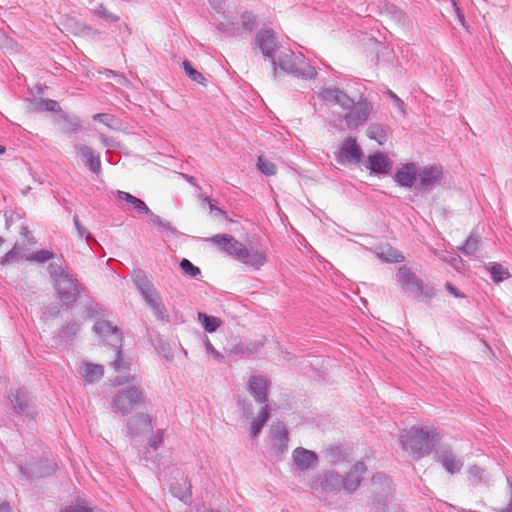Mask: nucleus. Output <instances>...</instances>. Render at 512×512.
<instances>
[{
	"label": "nucleus",
	"mask_w": 512,
	"mask_h": 512,
	"mask_svg": "<svg viewBox=\"0 0 512 512\" xmlns=\"http://www.w3.org/2000/svg\"><path fill=\"white\" fill-rule=\"evenodd\" d=\"M444 179V170L440 164L426 165L418 167L417 184L415 190L418 192L429 193L433 191Z\"/></svg>",
	"instance_id": "11"
},
{
	"label": "nucleus",
	"mask_w": 512,
	"mask_h": 512,
	"mask_svg": "<svg viewBox=\"0 0 512 512\" xmlns=\"http://www.w3.org/2000/svg\"><path fill=\"white\" fill-rule=\"evenodd\" d=\"M204 346L206 349V352L213 356V358L218 362L224 361V356L215 349V347L211 344L210 340L207 336H204Z\"/></svg>",
	"instance_id": "53"
},
{
	"label": "nucleus",
	"mask_w": 512,
	"mask_h": 512,
	"mask_svg": "<svg viewBox=\"0 0 512 512\" xmlns=\"http://www.w3.org/2000/svg\"><path fill=\"white\" fill-rule=\"evenodd\" d=\"M74 149L80 157L83 164L95 175L100 176L102 174L101 158L99 152L91 148L90 146L76 143Z\"/></svg>",
	"instance_id": "15"
},
{
	"label": "nucleus",
	"mask_w": 512,
	"mask_h": 512,
	"mask_svg": "<svg viewBox=\"0 0 512 512\" xmlns=\"http://www.w3.org/2000/svg\"><path fill=\"white\" fill-rule=\"evenodd\" d=\"M113 116L108 113H97L93 115V120L99 121L107 126H110V121H112Z\"/></svg>",
	"instance_id": "59"
},
{
	"label": "nucleus",
	"mask_w": 512,
	"mask_h": 512,
	"mask_svg": "<svg viewBox=\"0 0 512 512\" xmlns=\"http://www.w3.org/2000/svg\"><path fill=\"white\" fill-rule=\"evenodd\" d=\"M488 271L490 273L491 280L497 284L503 282L511 276L509 270L498 262H490Z\"/></svg>",
	"instance_id": "33"
},
{
	"label": "nucleus",
	"mask_w": 512,
	"mask_h": 512,
	"mask_svg": "<svg viewBox=\"0 0 512 512\" xmlns=\"http://www.w3.org/2000/svg\"><path fill=\"white\" fill-rule=\"evenodd\" d=\"M61 512H92V509L83 505H74L65 508Z\"/></svg>",
	"instance_id": "62"
},
{
	"label": "nucleus",
	"mask_w": 512,
	"mask_h": 512,
	"mask_svg": "<svg viewBox=\"0 0 512 512\" xmlns=\"http://www.w3.org/2000/svg\"><path fill=\"white\" fill-rule=\"evenodd\" d=\"M271 438L273 442H288V431L283 422L272 425Z\"/></svg>",
	"instance_id": "38"
},
{
	"label": "nucleus",
	"mask_w": 512,
	"mask_h": 512,
	"mask_svg": "<svg viewBox=\"0 0 512 512\" xmlns=\"http://www.w3.org/2000/svg\"><path fill=\"white\" fill-rule=\"evenodd\" d=\"M292 461L299 471L314 469L319 464V457L315 451L297 447L292 452Z\"/></svg>",
	"instance_id": "17"
},
{
	"label": "nucleus",
	"mask_w": 512,
	"mask_h": 512,
	"mask_svg": "<svg viewBox=\"0 0 512 512\" xmlns=\"http://www.w3.org/2000/svg\"><path fill=\"white\" fill-rule=\"evenodd\" d=\"M39 108L49 112H62L59 103L52 99H40L38 102Z\"/></svg>",
	"instance_id": "51"
},
{
	"label": "nucleus",
	"mask_w": 512,
	"mask_h": 512,
	"mask_svg": "<svg viewBox=\"0 0 512 512\" xmlns=\"http://www.w3.org/2000/svg\"><path fill=\"white\" fill-rule=\"evenodd\" d=\"M94 14L108 22L115 23L120 20V17L108 11L103 4H99L94 10Z\"/></svg>",
	"instance_id": "48"
},
{
	"label": "nucleus",
	"mask_w": 512,
	"mask_h": 512,
	"mask_svg": "<svg viewBox=\"0 0 512 512\" xmlns=\"http://www.w3.org/2000/svg\"><path fill=\"white\" fill-rule=\"evenodd\" d=\"M151 222L159 228L165 230L169 235L177 236L179 234L178 230L167 220L162 219L160 216L156 214H152L150 217Z\"/></svg>",
	"instance_id": "41"
},
{
	"label": "nucleus",
	"mask_w": 512,
	"mask_h": 512,
	"mask_svg": "<svg viewBox=\"0 0 512 512\" xmlns=\"http://www.w3.org/2000/svg\"><path fill=\"white\" fill-rule=\"evenodd\" d=\"M391 133L389 125L380 123H370L367 128L368 138L375 140L378 144L383 145Z\"/></svg>",
	"instance_id": "26"
},
{
	"label": "nucleus",
	"mask_w": 512,
	"mask_h": 512,
	"mask_svg": "<svg viewBox=\"0 0 512 512\" xmlns=\"http://www.w3.org/2000/svg\"><path fill=\"white\" fill-rule=\"evenodd\" d=\"M163 434H164V430H162V429L157 430L156 434H154L149 439V442H148L149 446L151 448H153L154 450H157L162 445V443L164 441Z\"/></svg>",
	"instance_id": "54"
},
{
	"label": "nucleus",
	"mask_w": 512,
	"mask_h": 512,
	"mask_svg": "<svg viewBox=\"0 0 512 512\" xmlns=\"http://www.w3.org/2000/svg\"><path fill=\"white\" fill-rule=\"evenodd\" d=\"M445 289L456 298H465V294L460 292L451 282L445 283Z\"/></svg>",
	"instance_id": "60"
},
{
	"label": "nucleus",
	"mask_w": 512,
	"mask_h": 512,
	"mask_svg": "<svg viewBox=\"0 0 512 512\" xmlns=\"http://www.w3.org/2000/svg\"><path fill=\"white\" fill-rule=\"evenodd\" d=\"M372 499L369 502L370 512H386L388 502L392 498V480L384 472H377L371 478Z\"/></svg>",
	"instance_id": "7"
},
{
	"label": "nucleus",
	"mask_w": 512,
	"mask_h": 512,
	"mask_svg": "<svg viewBox=\"0 0 512 512\" xmlns=\"http://www.w3.org/2000/svg\"><path fill=\"white\" fill-rule=\"evenodd\" d=\"M310 489L321 491L326 495H337L343 488V475L335 470H327L317 474L310 483Z\"/></svg>",
	"instance_id": "10"
},
{
	"label": "nucleus",
	"mask_w": 512,
	"mask_h": 512,
	"mask_svg": "<svg viewBox=\"0 0 512 512\" xmlns=\"http://www.w3.org/2000/svg\"><path fill=\"white\" fill-rule=\"evenodd\" d=\"M73 224L77 231L78 237L85 240L89 243L90 241H94L93 236L87 231V229L81 224L79 217L77 214L73 216Z\"/></svg>",
	"instance_id": "50"
},
{
	"label": "nucleus",
	"mask_w": 512,
	"mask_h": 512,
	"mask_svg": "<svg viewBox=\"0 0 512 512\" xmlns=\"http://www.w3.org/2000/svg\"><path fill=\"white\" fill-rule=\"evenodd\" d=\"M396 281L403 291L411 293L413 297L418 300H431L436 295L434 287L425 284L424 281L407 266H401L398 269Z\"/></svg>",
	"instance_id": "5"
},
{
	"label": "nucleus",
	"mask_w": 512,
	"mask_h": 512,
	"mask_svg": "<svg viewBox=\"0 0 512 512\" xmlns=\"http://www.w3.org/2000/svg\"><path fill=\"white\" fill-rule=\"evenodd\" d=\"M287 443L288 442H273L272 449L277 455H282L288 448Z\"/></svg>",
	"instance_id": "61"
},
{
	"label": "nucleus",
	"mask_w": 512,
	"mask_h": 512,
	"mask_svg": "<svg viewBox=\"0 0 512 512\" xmlns=\"http://www.w3.org/2000/svg\"><path fill=\"white\" fill-rule=\"evenodd\" d=\"M182 67L186 73V75L194 82H197L201 85H206V78L203 76L202 73H200L198 70H196L192 63L188 60L183 61Z\"/></svg>",
	"instance_id": "37"
},
{
	"label": "nucleus",
	"mask_w": 512,
	"mask_h": 512,
	"mask_svg": "<svg viewBox=\"0 0 512 512\" xmlns=\"http://www.w3.org/2000/svg\"><path fill=\"white\" fill-rule=\"evenodd\" d=\"M135 381H136V376L135 375H131V374H128V375H117L112 380V384L114 386H122V385L127 384V383H134Z\"/></svg>",
	"instance_id": "55"
},
{
	"label": "nucleus",
	"mask_w": 512,
	"mask_h": 512,
	"mask_svg": "<svg viewBox=\"0 0 512 512\" xmlns=\"http://www.w3.org/2000/svg\"><path fill=\"white\" fill-rule=\"evenodd\" d=\"M53 286L56 296L66 309H72L76 305L80 294L84 291L83 285L71 274L68 277L59 279Z\"/></svg>",
	"instance_id": "8"
},
{
	"label": "nucleus",
	"mask_w": 512,
	"mask_h": 512,
	"mask_svg": "<svg viewBox=\"0 0 512 512\" xmlns=\"http://www.w3.org/2000/svg\"><path fill=\"white\" fill-rule=\"evenodd\" d=\"M257 169L260 173L264 174L265 176H273L277 173V167L276 165L267 160L264 156H259L257 159Z\"/></svg>",
	"instance_id": "39"
},
{
	"label": "nucleus",
	"mask_w": 512,
	"mask_h": 512,
	"mask_svg": "<svg viewBox=\"0 0 512 512\" xmlns=\"http://www.w3.org/2000/svg\"><path fill=\"white\" fill-rule=\"evenodd\" d=\"M100 140L105 147H108V148L115 147L116 142H115L114 138H112V137H108L104 134H101Z\"/></svg>",
	"instance_id": "63"
},
{
	"label": "nucleus",
	"mask_w": 512,
	"mask_h": 512,
	"mask_svg": "<svg viewBox=\"0 0 512 512\" xmlns=\"http://www.w3.org/2000/svg\"><path fill=\"white\" fill-rule=\"evenodd\" d=\"M252 48L259 50L267 61L275 60L277 52L282 48L273 29L262 28L255 34Z\"/></svg>",
	"instance_id": "9"
},
{
	"label": "nucleus",
	"mask_w": 512,
	"mask_h": 512,
	"mask_svg": "<svg viewBox=\"0 0 512 512\" xmlns=\"http://www.w3.org/2000/svg\"><path fill=\"white\" fill-rule=\"evenodd\" d=\"M363 156L364 153L355 138L348 137L343 141L340 157H343L347 162L357 163L363 158Z\"/></svg>",
	"instance_id": "22"
},
{
	"label": "nucleus",
	"mask_w": 512,
	"mask_h": 512,
	"mask_svg": "<svg viewBox=\"0 0 512 512\" xmlns=\"http://www.w3.org/2000/svg\"><path fill=\"white\" fill-rule=\"evenodd\" d=\"M55 257L54 252L46 249L34 251L27 257L28 260H32L38 263H45Z\"/></svg>",
	"instance_id": "44"
},
{
	"label": "nucleus",
	"mask_w": 512,
	"mask_h": 512,
	"mask_svg": "<svg viewBox=\"0 0 512 512\" xmlns=\"http://www.w3.org/2000/svg\"><path fill=\"white\" fill-rule=\"evenodd\" d=\"M257 25L256 16L250 11L241 14V26L246 34H251Z\"/></svg>",
	"instance_id": "40"
},
{
	"label": "nucleus",
	"mask_w": 512,
	"mask_h": 512,
	"mask_svg": "<svg viewBox=\"0 0 512 512\" xmlns=\"http://www.w3.org/2000/svg\"><path fill=\"white\" fill-rule=\"evenodd\" d=\"M60 119L63 121L61 131L64 134H76L83 128L81 119L76 115H69L66 112H61Z\"/></svg>",
	"instance_id": "30"
},
{
	"label": "nucleus",
	"mask_w": 512,
	"mask_h": 512,
	"mask_svg": "<svg viewBox=\"0 0 512 512\" xmlns=\"http://www.w3.org/2000/svg\"><path fill=\"white\" fill-rule=\"evenodd\" d=\"M366 168L371 174L387 175L392 169V161L382 152H375L367 157Z\"/></svg>",
	"instance_id": "20"
},
{
	"label": "nucleus",
	"mask_w": 512,
	"mask_h": 512,
	"mask_svg": "<svg viewBox=\"0 0 512 512\" xmlns=\"http://www.w3.org/2000/svg\"><path fill=\"white\" fill-rule=\"evenodd\" d=\"M80 331V323L70 321L63 325L54 335L53 339L58 345H72Z\"/></svg>",
	"instance_id": "21"
},
{
	"label": "nucleus",
	"mask_w": 512,
	"mask_h": 512,
	"mask_svg": "<svg viewBox=\"0 0 512 512\" xmlns=\"http://www.w3.org/2000/svg\"><path fill=\"white\" fill-rule=\"evenodd\" d=\"M263 344L264 343L262 341H255L249 344L238 343L231 348L230 353L248 357L255 354L263 346Z\"/></svg>",
	"instance_id": "32"
},
{
	"label": "nucleus",
	"mask_w": 512,
	"mask_h": 512,
	"mask_svg": "<svg viewBox=\"0 0 512 512\" xmlns=\"http://www.w3.org/2000/svg\"><path fill=\"white\" fill-rule=\"evenodd\" d=\"M210 241L221 252L253 270H259L268 261L264 251L254 249L253 247L247 248L230 234H216L210 238Z\"/></svg>",
	"instance_id": "1"
},
{
	"label": "nucleus",
	"mask_w": 512,
	"mask_h": 512,
	"mask_svg": "<svg viewBox=\"0 0 512 512\" xmlns=\"http://www.w3.org/2000/svg\"><path fill=\"white\" fill-rule=\"evenodd\" d=\"M337 93H338V96L335 101V104L340 105L345 110H348L354 106V103H355L354 99L351 98L346 92H344L343 90L338 88Z\"/></svg>",
	"instance_id": "49"
},
{
	"label": "nucleus",
	"mask_w": 512,
	"mask_h": 512,
	"mask_svg": "<svg viewBox=\"0 0 512 512\" xmlns=\"http://www.w3.org/2000/svg\"><path fill=\"white\" fill-rule=\"evenodd\" d=\"M146 396L139 384L120 389L116 392L111 402L112 409L122 416L130 414L145 405Z\"/></svg>",
	"instance_id": "6"
},
{
	"label": "nucleus",
	"mask_w": 512,
	"mask_h": 512,
	"mask_svg": "<svg viewBox=\"0 0 512 512\" xmlns=\"http://www.w3.org/2000/svg\"><path fill=\"white\" fill-rule=\"evenodd\" d=\"M93 331L114 349L116 357L111 362L113 369L118 373L130 370L131 361L124 358L121 350L123 340L121 330L118 327L113 326L111 322L101 320L94 324Z\"/></svg>",
	"instance_id": "4"
},
{
	"label": "nucleus",
	"mask_w": 512,
	"mask_h": 512,
	"mask_svg": "<svg viewBox=\"0 0 512 512\" xmlns=\"http://www.w3.org/2000/svg\"><path fill=\"white\" fill-rule=\"evenodd\" d=\"M480 244V237L478 234L471 233L470 236L466 239L463 246L460 247V251L467 255H473L479 247Z\"/></svg>",
	"instance_id": "36"
},
{
	"label": "nucleus",
	"mask_w": 512,
	"mask_h": 512,
	"mask_svg": "<svg viewBox=\"0 0 512 512\" xmlns=\"http://www.w3.org/2000/svg\"><path fill=\"white\" fill-rule=\"evenodd\" d=\"M117 197L120 200L129 203L133 207V209H135L138 213L145 214L149 216V218L152 216V210L147 206V204L142 199L121 190L117 191Z\"/></svg>",
	"instance_id": "25"
},
{
	"label": "nucleus",
	"mask_w": 512,
	"mask_h": 512,
	"mask_svg": "<svg viewBox=\"0 0 512 512\" xmlns=\"http://www.w3.org/2000/svg\"><path fill=\"white\" fill-rule=\"evenodd\" d=\"M338 88H323L319 96L320 98L325 102H333L335 103L337 96H338Z\"/></svg>",
	"instance_id": "52"
},
{
	"label": "nucleus",
	"mask_w": 512,
	"mask_h": 512,
	"mask_svg": "<svg viewBox=\"0 0 512 512\" xmlns=\"http://www.w3.org/2000/svg\"><path fill=\"white\" fill-rule=\"evenodd\" d=\"M271 415V408L268 404L264 405L258 413V416L251 422L250 436H258L264 425L268 422Z\"/></svg>",
	"instance_id": "31"
},
{
	"label": "nucleus",
	"mask_w": 512,
	"mask_h": 512,
	"mask_svg": "<svg viewBox=\"0 0 512 512\" xmlns=\"http://www.w3.org/2000/svg\"><path fill=\"white\" fill-rule=\"evenodd\" d=\"M153 429L152 419L146 413H138L127 420L126 434L130 438H135L148 433Z\"/></svg>",
	"instance_id": "18"
},
{
	"label": "nucleus",
	"mask_w": 512,
	"mask_h": 512,
	"mask_svg": "<svg viewBox=\"0 0 512 512\" xmlns=\"http://www.w3.org/2000/svg\"><path fill=\"white\" fill-rule=\"evenodd\" d=\"M441 440V434L432 427H411L400 434L401 448L417 458L429 455Z\"/></svg>",
	"instance_id": "2"
},
{
	"label": "nucleus",
	"mask_w": 512,
	"mask_h": 512,
	"mask_svg": "<svg viewBox=\"0 0 512 512\" xmlns=\"http://www.w3.org/2000/svg\"><path fill=\"white\" fill-rule=\"evenodd\" d=\"M268 380L262 375H252L248 381V392L258 404L268 402Z\"/></svg>",
	"instance_id": "19"
},
{
	"label": "nucleus",
	"mask_w": 512,
	"mask_h": 512,
	"mask_svg": "<svg viewBox=\"0 0 512 512\" xmlns=\"http://www.w3.org/2000/svg\"><path fill=\"white\" fill-rule=\"evenodd\" d=\"M143 299L147 306H149L150 309L153 311V314L156 316L157 319L165 322L170 321L167 309L165 305L162 303L161 297L157 290L146 295V297H143Z\"/></svg>",
	"instance_id": "23"
},
{
	"label": "nucleus",
	"mask_w": 512,
	"mask_h": 512,
	"mask_svg": "<svg viewBox=\"0 0 512 512\" xmlns=\"http://www.w3.org/2000/svg\"><path fill=\"white\" fill-rule=\"evenodd\" d=\"M104 368L102 365L93 363H86L84 366V377L85 380L92 383L103 376Z\"/></svg>",
	"instance_id": "35"
},
{
	"label": "nucleus",
	"mask_w": 512,
	"mask_h": 512,
	"mask_svg": "<svg viewBox=\"0 0 512 512\" xmlns=\"http://www.w3.org/2000/svg\"><path fill=\"white\" fill-rule=\"evenodd\" d=\"M151 343L155 349L162 353L164 356L170 354L171 348L169 343L164 340L159 333H157L154 338L151 337Z\"/></svg>",
	"instance_id": "46"
},
{
	"label": "nucleus",
	"mask_w": 512,
	"mask_h": 512,
	"mask_svg": "<svg viewBox=\"0 0 512 512\" xmlns=\"http://www.w3.org/2000/svg\"><path fill=\"white\" fill-rule=\"evenodd\" d=\"M384 94L389 97L393 102H394V105L398 108V110H400L402 113H405V103L404 101L398 97L392 90L390 89H387Z\"/></svg>",
	"instance_id": "56"
},
{
	"label": "nucleus",
	"mask_w": 512,
	"mask_h": 512,
	"mask_svg": "<svg viewBox=\"0 0 512 512\" xmlns=\"http://www.w3.org/2000/svg\"><path fill=\"white\" fill-rule=\"evenodd\" d=\"M43 314L46 318H58L60 316V307L57 304L48 305L44 308Z\"/></svg>",
	"instance_id": "57"
},
{
	"label": "nucleus",
	"mask_w": 512,
	"mask_h": 512,
	"mask_svg": "<svg viewBox=\"0 0 512 512\" xmlns=\"http://www.w3.org/2000/svg\"><path fill=\"white\" fill-rule=\"evenodd\" d=\"M304 58L302 54L296 57L295 53L289 48H281L277 52L275 60L270 61L273 79H278L279 71L305 80L315 79L317 77L315 67L305 63Z\"/></svg>",
	"instance_id": "3"
},
{
	"label": "nucleus",
	"mask_w": 512,
	"mask_h": 512,
	"mask_svg": "<svg viewBox=\"0 0 512 512\" xmlns=\"http://www.w3.org/2000/svg\"><path fill=\"white\" fill-rule=\"evenodd\" d=\"M9 398L12 408L16 413L22 414L27 411L29 407V397L26 390L22 388L17 389L15 392H11Z\"/></svg>",
	"instance_id": "29"
},
{
	"label": "nucleus",
	"mask_w": 512,
	"mask_h": 512,
	"mask_svg": "<svg viewBox=\"0 0 512 512\" xmlns=\"http://www.w3.org/2000/svg\"><path fill=\"white\" fill-rule=\"evenodd\" d=\"M418 167L416 162H407L397 168L393 180L403 188H414L417 184Z\"/></svg>",
	"instance_id": "16"
},
{
	"label": "nucleus",
	"mask_w": 512,
	"mask_h": 512,
	"mask_svg": "<svg viewBox=\"0 0 512 512\" xmlns=\"http://www.w3.org/2000/svg\"><path fill=\"white\" fill-rule=\"evenodd\" d=\"M343 116L347 129L356 130L364 124L373 110L372 103L364 96L354 103V106Z\"/></svg>",
	"instance_id": "12"
},
{
	"label": "nucleus",
	"mask_w": 512,
	"mask_h": 512,
	"mask_svg": "<svg viewBox=\"0 0 512 512\" xmlns=\"http://www.w3.org/2000/svg\"><path fill=\"white\" fill-rule=\"evenodd\" d=\"M198 321L201 323L204 330L208 333H214L223 323L220 318L208 315L204 312L198 313Z\"/></svg>",
	"instance_id": "34"
},
{
	"label": "nucleus",
	"mask_w": 512,
	"mask_h": 512,
	"mask_svg": "<svg viewBox=\"0 0 512 512\" xmlns=\"http://www.w3.org/2000/svg\"><path fill=\"white\" fill-rule=\"evenodd\" d=\"M133 282L142 297H146V295L156 291L146 272L142 269L134 271Z\"/></svg>",
	"instance_id": "28"
},
{
	"label": "nucleus",
	"mask_w": 512,
	"mask_h": 512,
	"mask_svg": "<svg viewBox=\"0 0 512 512\" xmlns=\"http://www.w3.org/2000/svg\"><path fill=\"white\" fill-rule=\"evenodd\" d=\"M436 462L450 474L459 473L463 467V461L456 456L449 446H441L434 452Z\"/></svg>",
	"instance_id": "13"
},
{
	"label": "nucleus",
	"mask_w": 512,
	"mask_h": 512,
	"mask_svg": "<svg viewBox=\"0 0 512 512\" xmlns=\"http://www.w3.org/2000/svg\"><path fill=\"white\" fill-rule=\"evenodd\" d=\"M237 405L242 410L244 416L249 417L252 415L253 406L251 402L247 401L246 399H240L238 400Z\"/></svg>",
	"instance_id": "58"
},
{
	"label": "nucleus",
	"mask_w": 512,
	"mask_h": 512,
	"mask_svg": "<svg viewBox=\"0 0 512 512\" xmlns=\"http://www.w3.org/2000/svg\"><path fill=\"white\" fill-rule=\"evenodd\" d=\"M508 485L510 489V500L508 505L505 508H503L500 512H512V481L510 480V478H508Z\"/></svg>",
	"instance_id": "64"
},
{
	"label": "nucleus",
	"mask_w": 512,
	"mask_h": 512,
	"mask_svg": "<svg viewBox=\"0 0 512 512\" xmlns=\"http://www.w3.org/2000/svg\"><path fill=\"white\" fill-rule=\"evenodd\" d=\"M170 492L174 497L187 503L192 497V485L188 478L185 477L183 482L176 481L171 483Z\"/></svg>",
	"instance_id": "27"
},
{
	"label": "nucleus",
	"mask_w": 512,
	"mask_h": 512,
	"mask_svg": "<svg viewBox=\"0 0 512 512\" xmlns=\"http://www.w3.org/2000/svg\"><path fill=\"white\" fill-rule=\"evenodd\" d=\"M217 31L225 34L226 36L240 35V29L237 23L234 22H220L217 25Z\"/></svg>",
	"instance_id": "45"
},
{
	"label": "nucleus",
	"mask_w": 512,
	"mask_h": 512,
	"mask_svg": "<svg viewBox=\"0 0 512 512\" xmlns=\"http://www.w3.org/2000/svg\"><path fill=\"white\" fill-rule=\"evenodd\" d=\"M47 270H48L50 277L53 279L54 283L58 282L59 279H63L70 275V273L68 271L63 269L61 264H58L55 262L49 263Z\"/></svg>",
	"instance_id": "42"
},
{
	"label": "nucleus",
	"mask_w": 512,
	"mask_h": 512,
	"mask_svg": "<svg viewBox=\"0 0 512 512\" xmlns=\"http://www.w3.org/2000/svg\"><path fill=\"white\" fill-rule=\"evenodd\" d=\"M467 472L468 480L474 487L489 486L491 475L485 468L473 464L468 467Z\"/></svg>",
	"instance_id": "24"
},
{
	"label": "nucleus",
	"mask_w": 512,
	"mask_h": 512,
	"mask_svg": "<svg viewBox=\"0 0 512 512\" xmlns=\"http://www.w3.org/2000/svg\"><path fill=\"white\" fill-rule=\"evenodd\" d=\"M22 258L21 254V248H19L16 245L13 246V248L8 251L0 260V265L5 266L10 263H16L19 262Z\"/></svg>",
	"instance_id": "43"
},
{
	"label": "nucleus",
	"mask_w": 512,
	"mask_h": 512,
	"mask_svg": "<svg viewBox=\"0 0 512 512\" xmlns=\"http://www.w3.org/2000/svg\"><path fill=\"white\" fill-rule=\"evenodd\" d=\"M180 268L184 274L189 275L193 278L201 274L200 268L195 266L190 260L186 258H183L180 261Z\"/></svg>",
	"instance_id": "47"
},
{
	"label": "nucleus",
	"mask_w": 512,
	"mask_h": 512,
	"mask_svg": "<svg viewBox=\"0 0 512 512\" xmlns=\"http://www.w3.org/2000/svg\"><path fill=\"white\" fill-rule=\"evenodd\" d=\"M367 472V466L363 461H357L343 476V488L347 495L355 493L361 486L363 475Z\"/></svg>",
	"instance_id": "14"
}]
</instances>
